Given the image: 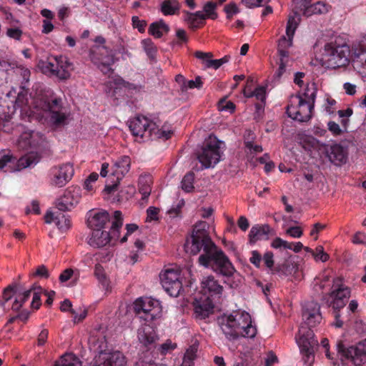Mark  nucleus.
Returning <instances> with one entry per match:
<instances>
[{
    "label": "nucleus",
    "mask_w": 366,
    "mask_h": 366,
    "mask_svg": "<svg viewBox=\"0 0 366 366\" xmlns=\"http://www.w3.org/2000/svg\"><path fill=\"white\" fill-rule=\"evenodd\" d=\"M302 316L305 325L300 327L295 336L302 359L305 363H311L314 359L313 347L317 344L312 328L319 325L322 319L319 303L314 299H307L302 303Z\"/></svg>",
    "instance_id": "1"
},
{
    "label": "nucleus",
    "mask_w": 366,
    "mask_h": 366,
    "mask_svg": "<svg viewBox=\"0 0 366 366\" xmlns=\"http://www.w3.org/2000/svg\"><path fill=\"white\" fill-rule=\"evenodd\" d=\"M219 323L226 339L229 341H235L239 337L253 338L257 334L250 315L244 310H237L224 314Z\"/></svg>",
    "instance_id": "2"
},
{
    "label": "nucleus",
    "mask_w": 366,
    "mask_h": 366,
    "mask_svg": "<svg viewBox=\"0 0 366 366\" xmlns=\"http://www.w3.org/2000/svg\"><path fill=\"white\" fill-rule=\"evenodd\" d=\"M207 226L206 222H197L194 227L190 238L187 239L184 244L186 252L191 254H197L203 250L204 254L199 256V262L204 267L209 266V257L217 249L207 231Z\"/></svg>",
    "instance_id": "3"
},
{
    "label": "nucleus",
    "mask_w": 366,
    "mask_h": 366,
    "mask_svg": "<svg viewBox=\"0 0 366 366\" xmlns=\"http://www.w3.org/2000/svg\"><path fill=\"white\" fill-rule=\"evenodd\" d=\"M90 349L98 355L95 356L89 366H125L126 358L119 351L106 352L107 343L105 337L96 338L92 337L89 340Z\"/></svg>",
    "instance_id": "4"
},
{
    "label": "nucleus",
    "mask_w": 366,
    "mask_h": 366,
    "mask_svg": "<svg viewBox=\"0 0 366 366\" xmlns=\"http://www.w3.org/2000/svg\"><path fill=\"white\" fill-rule=\"evenodd\" d=\"M350 49L346 44H340L337 41L325 45L322 54V65L330 68L345 66L349 62Z\"/></svg>",
    "instance_id": "5"
},
{
    "label": "nucleus",
    "mask_w": 366,
    "mask_h": 366,
    "mask_svg": "<svg viewBox=\"0 0 366 366\" xmlns=\"http://www.w3.org/2000/svg\"><path fill=\"white\" fill-rule=\"evenodd\" d=\"M114 220L112 222L111 234L102 229H94L88 240L89 245L95 247H102L108 244L112 239L119 237V229L122 227L123 219L122 212L115 211L114 213Z\"/></svg>",
    "instance_id": "6"
},
{
    "label": "nucleus",
    "mask_w": 366,
    "mask_h": 366,
    "mask_svg": "<svg viewBox=\"0 0 366 366\" xmlns=\"http://www.w3.org/2000/svg\"><path fill=\"white\" fill-rule=\"evenodd\" d=\"M313 105L300 94L292 95L287 107V115L300 122L309 121L312 117Z\"/></svg>",
    "instance_id": "7"
},
{
    "label": "nucleus",
    "mask_w": 366,
    "mask_h": 366,
    "mask_svg": "<svg viewBox=\"0 0 366 366\" xmlns=\"http://www.w3.org/2000/svg\"><path fill=\"white\" fill-rule=\"evenodd\" d=\"M222 144L215 137L209 136L205 141L197 159L202 164V168H209L217 164L221 157L220 144Z\"/></svg>",
    "instance_id": "8"
},
{
    "label": "nucleus",
    "mask_w": 366,
    "mask_h": 366,
    "mask_svg": "<svg viewBox=\"0 0 366 366\" xmlns=\"http://www.w3.org/2000/svg\"><path fill=\"white\" fill-rule=\"evenodd\" d=\"M39 66L43 72L55 76L59 79H69L72 69V64L64 56H54L53 61H41Z\"/></svg>",
    "instance_id": "9"
},
{
    "label": "nucleus",
    "mask_w": 366,
    "mask_h": 366,
    "mask_svg": "<svg viewBox=\"0 0 366 366\" xmlns=\"http://www.w3.org/2000/svg\"><path fill=\"white\" fill-rule=\"evenodd\" d=\"M90 59L104 74L112 72L111 66L115 62L114 54L105 45H94L90 49Z\"/></svg>",
    "instance_id": "10"
},
{
    "label": "nucleus",
    "mask_w": 366,
    "mask_h": 366,
    "mask_svg": "<svg viewBox=\"0 0 366 366\" xmlns=\"http://www.w3.org/2000/svg\"><path fill=\"white\" fill-rule=\"evenodd\" d=\"M337 350L355 366H361L366 363V338L349 347H345L342 341H338Z\"/></svg>",
    "instance_id": "11"
},
{
    "label": "nucleus",
    "mask_w": 366,
    "mask_h": 366,
    "mask_svg": "<svg viewBox=\"0 0 366 366\" xmlns=\"http://www.w3.org/2000/svg\"><path fill=\"white\" fill-rule=\"evenodd\" d=\"M179 279L180 270L178 268H169L160 273L162 287L172 297H177L182 294V284Z\"/></svg>",
    "instance_id": "12"
},
{
    "label": "nucleus",
    "mask_w": 366,
    "mask_h": 366,
    "mask_svg": "<svg viewBox=\"0 0 366 366\" xmlns=\"http://www.w3.org/2000/svg\"><path fill=\"white\" fill-rule=\"evenodd\" d=\"M133 310L140 318L146 321L155 319L162 312L158 299H135Z\"/></svg>",
    "instance_id": "13"
},
{
    "label": "nucleus",
    "mask_w": 366,
    "mask_h": 366,
    "mask_svg": "<svg viewBox=\"0 0 366 366\" xmlns=\"http://www.w3.org/2000/svg\"><path fill=\"white\" fill-rule=\"evenodd\" d=\"M44 109L49 112V120L54 127H61L68 124L71 115L62 107L60 99L46 102Z\"/></svg>",
    "instance_id": "14"
},
{
    "label": "nucleus",
    "mask_w": 366,
    "mask_h": 366,
    "mask_svg": "<svg viewBox=\"0 0 366 366\" xmlns=\"http://www.w3.org/2000/svg\"><path fill=\"white\" fill-rule=\"evenodd\" d=\"M20 289L21 287L19 284L13 282L4 289L3 297H13L14 296L21 295L23 297H29L31 296H32V297H40L42 295L46 297H53L56 295L55 291H48L36 284H34L29 290H25L22 294L19 292Z\"/></svg>",
    "instance_id": "15"
},
{
    "label": "nucleus",
    "mask_w": 366,
    "mask_h": 366,
    "mask_svg": "<svg viewBox=\"0 0 366 366\" xmlns=\"http://www.w3.org/2000/svg\"><path fill=\"white\" fill-rule=\"evenodd\" d=\"M300 21V18L297 12H295L294 15L289 16L286 28L287 38L283 36L278 42V52L280 56H289L287 49L290 48L292 44V38Z\"/></svg>",
    "instance_id": "16"
},
{
    "label": "nucleus",
    "mask_w": 366,
    "mask_h": 366,
    "mask_svg": "<svg viewBox=\"0 0 366 366\" xmlns=\"http://www.w3.org/2000/svg\"><path fill=\"white\" fill-rule=\"evenodd\" d=\"M45 142L44 136L34 131H25L17 140L16 145L19 149H36L43 145Z\"/></svg>",
    "instance_id": "17"
},
{
    "label": "nucleus",
    "mask_w": 366,
    "mask_h": 366,
    "mask_svg": "<svg viewBox=\"0 0 366 366\" xmlns=\"http://www.w3.org/2000/svg\"><path fill=\"white\" fill-rule=\"evenodd\" d=\"M154 124L145 117H137L129 122V129L137 138L143 139L152 137V124Z\"/></svg>",
    "instance_id": "18"
},
{
    "label": "nucleus",
    "mask_w": 366,
    "mask_h": 366,
    "mask_svg": "<svg viewBox=\"0 0 366 366\" xmlns=\"http://www.w3.org/2000/svg\"><path fill=\"white\" fill-rule=\"evenodd\" d=\"M215 264V270L224 276L230 277L235 272L234 267L222 250L217 249L210 257L209 262Z\"/></svg>",
    "instance_id": "19"
},
{
    "label": "nucleus",
    "mask_w": 366,
    "mask_h": 366,
    "mask_svg": "<svg viewBox=\"0 0 366 366\" xmlns=\"http://www.w3.org/2000/svg\"><path fill=\"white\" fill-rule=\"evenodd\" d=\"M192 304L196 317L200 320L206 319L215 311L219 310L212 299H194Z\"/></svg>",
    "instance_id": "20"
},
{
    "label": "nucleus",
    "mask_w": 366,
    "mask_h": 366,
    "mask_svg": "<svg viewBox=\"0 0 366 366\" xmlns=\"http://www.w3.org/2000/svg\"><path fill=\"white\" fill-rule=\"evenodd\" d=\"M78 191L76 188L66 190L64 194L56 201V205L58 210L60 212L70 210L79 200Z\"/></svg>",
    "instance_id": "21"
},
{
    "label": "nucleus",
    "mask_w": 366,
    "mask_h": 366,
    "mask_svg": "<svg viewBox=\"0 0 366 366\" xmlns=\"http://www.w3.org/2000/svg\"><path fill=\"white\" fill-rule=\"evenodd\" d=\"M352 65L362 77H366V42H361L355 49Z\"/></svg>",
    "instance_id": "22"
},
{
    "label": "nucleus",
    "mask_w": 366,
    "mask_h": 366,
    "mask_svg": "<svg viewBox=\"0 0 366 366\" xmlns=\"http://www.w3.org/2000/svg\"><path fill=\"white\" fill-rule=\"evenodd\" d=\"M74 172L73 166L69 163L59 166L54 174V184L59 187H64L71 179Z\"/></svg>",
    "instance_id": "23"
},
{
    "label": "nucleus",
    "mask_w": 366,
    "mask_h": 366,
    "mask_svg": "<svg viewBox=\"0 0 366 366\" xmlns=\"http://www.w3.org/2000/svg\"><path fill=\"white\" fill-rule=\"evenodd\" d=\"M109 220V214L105 210L90 212L87 219V224L89 227L92 230L102 229Z\"/></svg>",
    "instance_id": "24"
},
{
    "label": "nucleus",
    "mask_w": 366,
    "mask_h": 366,
    "mask_svg": "<svg viewBox=\"0 0 366 366\" xmlns=\"http://www.w3.org/2000/svg\"><path fill=\"white\" fill-rule=\"evenodd\" d=\"M138 340L141 344L149 350L155 347L157 335L155 330L149 325H145L138 330Z\"/></svg>",
    "instance_id": "25"
},
{
    "label": "nucleus",
    "mask_w": 366,
    "mask_h": 366,
    "mask_svg": "<svg viewBox=\"0 0 366 366\" xmlns=\"http://www.w3.org/2000/svg\"><path fill=\"white\" fill-rule=\"evenodd\" d=\"M45 222L51 224L54 222L61 230H66L70 227V219L63 213L59 212L48 211L44 215Z\"/></svg>",
    "instance_id": "26"
},
{
    "label": "nucleus",
    "mask_w": 366,
    "mask_h": 366,
    "mask_svg": "<svg viewBox=\"0 0 366 366\" xmlns=\"http://www.w3.org/2000/svg\"><path fill=\"white\" fill-rule=\"evenodd\" d=\"M202 292L204 295H217L222 293V287L218 284L213 277L208 276L202 281Z\"/></svg>",
    "instance_id": "27"
},
{
    "label": "nucleus",
    "mask_w": 366,
    "mask_h": 366,
    "mask_svg": "<svg viewBox=\"0 0 366 366\" xmlns=\"http://www.w3.org/2000/svg\"><path fill=\"white\" fill-rule=\"evenodd\" d=\"M131 159L128 156H123L114 164L112 175L117 177V182L122 179L130 169Z\"/></svg>",
    "instance_id": "28"
},
{
    "label": "nucleus",
    "mask_w": 366,
    "mask_h": 366,
    "mask_svg": "<svg viewBox=\"0 0 366 366\" xmlns=\"http://www.w3.org/2000/svg\"><path fill=\"white\" fill-rule=\"evenodd\" d=\"M327 156L330 161L336 165L346 162V152L344 148L339 144L332 146L327 152Z\"/></svg>",
    "instance_id": "29"
},
{
    "label": "nucleus",
    "mask_w": 366,
    "mask_h": 366,
    "mask_svg": "<svg viewBox=\"0 0 366 366\" xmlns=\"http://www.w3.org/2000/svg\"><path fill=\"white\" fill-rule=\"evenodd\" d=\"M40 159L39 155L36 152H31L21 158L16 162V167L13 171H20L27 167L35 165Z\"/></svg>",
    "instance_id": "30"
},
{
    "label": "nucleus",
    "mask_w": 366,
    "mask_h": 366,
    "mask_svg": "<svg viewBox=\"0 0 366 366\" xmlns=\"http://www.w3.org/2000/svg\"><path fill=\"white\" fill-rule=\"evenodd\" d=\"M302 14L307 17L311 16L314 14H322L327 12V5L322 1H317L314 4L305 5L300 9Z\"/></svg>",
    "instance_id": "31"
},
{
    "label": "nucleus",
    "mask_w": 366,
    "mask_h": 366,
    "mask_svg": "<svg viewBox=\"0 0 366 366\" xmlns=\"http://www.w3.org/2000/svg\"><path fill=\"white\" fill-rule=\"evenodd\" d=\"M350 295V289L342 282L340 278L334 280L330 292L331 297H349Z\"/></svg>",
    "instance_id": "32"
},
{
    "label": "nucleus",
    "mask_w": 366,
    "mask_h": 366,
    "mask_svg": "<svg viewBox=\"0 0 366 366\" xmlns=\"http://www.w3.org/2000/svg\"><path fill=\"white\" fill-rule=\"evenodd\" d=\"M269 231L270 227L268 224L252 227L249 234L250 242L254 243L257 240L266 237Z\"/></svg>",
    "instance_id": "33"
},
{
    "label": "nucleus",
    "mask_w": 366,
    "mask_h": 366,
    "mask_svg": "<svg viewBox=\"0 0 366 366\" xmlns=\"http://www.w3.org/2000/svg\"><path fill=\"white\" fill-rule=\"evenodd\" d=\"M152 177L149 175H142L139 179V191L142 194V199H146L152 192Z\"/></svg>",
    "instance_id": "34"
},
{
    "label": "nucleus",
    "mask_w": 366,
    "mask_h": 366,
    "mask_svg": "<svg viewBox=\"0 0 366 366\" xmlns=\"http://www.w3.org/2000/svg\"><path fill=\"white\" fill-rule=\"evenodd\" d=\"M199 345L194 343L190 345L186 350L182 366H193L194 364V360L197 357V352L198 351Z\"/></svg>",
    "instance_id": "35"
},
{
    "label": "nucleus",
    "mask_w": 366,
    "mask_h": 366,
    "mask_svg": "<svg viewBox=\"0 0 366 366\" xmlns=\"http://www.w3.org/2000/svg\"><path fill=\"white\" fill-rule=\"evenodd\" d=\"M169 31V26L163 21L154 22L150 24L148 32L156 38H160Z\"/></svg>",
    "instance_id": "36"
},
{
    "label": "nucleus",
    "mask_w": 366,
    "mask_h": 366,
    "mask_svg": "<svg viewBox=\"0 0 366 366\" xmlns=\"http://www.w3.org/2000/svg\"><path fill=\"white\" fill-rule=\"evenodd\" d=\"M205 18L206 16L202 11H197L194 14H189L187 21L191 29H196L204 24Z\"/></svg>",
    "instance_id": "37"
},
{
    "label": "nucleus",
    "mask_w": 366,
    "mask_h": 366,
    "mask_svg": "<svg viewBox=\"0 0 366 366\" xmlns=\"http://www.w3.org/2000/svg\"><path fill=\"white\" fill-rule=\"evenodd\" d=\"M249 136H252V134H251L250 132H248V137H245V152L247 157L252 159L254 154L262 152V148L260 145L256 144L253 142L250 141Z\"/></svg>",
    "instance_id": "38"
},
{
    "label": "nucleus",
    "mask_w": 366,
    "mask_h": 366,
    "mask_svg": "<svg viewBox=\"0 0 366 366\" xmlns=\"http://www.w3.org/2000/svg\"><path fill=\"white\" fill-rule=\"evenodd\" d=\"M179 9L177 0H164L161 4V11L164 15L174 14Z\"/></svg>",
    "instance_id": "39"
},
{
    "label": "nucleus",
    "mask_w": 366,
    "mask_h": 366,
    "mask_svg": "<svg viewBox=\"0 0 366 366\" xmlns=\"http://www.w3.org/2000/svg\"><path fill=\"white\" fill-rule=\"evenodd\" d=\"M54 366H81V362L74 355L67 354L56 361Z\"/></svg>",
    "instance_id": "40"
},
{
    "label": "nucleus",
    "mask_w": 366,
    "mask_h": 366,
    "mask_svg": "<svg viewBox=\"0 0 366 366\" xmlns=\"http://www.w3.org/2000/svg\"><path fill=\"white\" fill-rule=\"evenodd\" d=\"M152 136H154L156 138H164L165 139H169L171 137V131L165 130L159 128V125L156 122L152 124Z\"/></svg>",
    "instance_id": "41"
},
{
    "label": "nucleus",
    "mask_w": 366,
    "mask_h": 366,
    "mask_svg": "<svg viewBox=\"0 0 366 366\" xmlns=\"http://www.w3.org/2000/svg\"><path fill=\"white\" fill-rule=\"evenodd\" d=\"M301 97H303L304 99H306L307 102L312 103V105L314 106V102L316 97V87L315 84H312L311 85H307L305 92Z\"/></svg>",
    "instance_id": "42"
},
{
    "label": "nucleus",
    "mask_w": 366,
    "mask_h": 366,
    "mask_svg": "<svg viewBox=\"0 0 366 366\" xmlns=\"http://www.w3.org/2000/svg\"><path fill=\"white\" fill-rule=\"evenodd\" d=\"M194 180V174L192 172L187 173L182 181V188L189 192L194 188L193 183Z\"/></svg>",
    "instance_id": "43"
},
{
    "label": "nucleus",
    "mask_w": 366,
    "mask_h": 366,
    "mask_svg": "<svg viewBox=\"0 0 366 366\" xmlns=\"http://www.w3.org/2000/svg\"><path fill=\"white\" fill-rule=\"evenodd\" d=\"M337 113L339 117L342 118L341 125L342 128H344L345 130H347V128L350 122L349 117H351L353 113L352 109L350 108H347L345 110H339Z\"/></svg>",
    "instance_id": "44"
},
{
    "label": "nucleus",
    "mask_w": 366,
    "mask_h": 366,
    "mask_svg": "<svg viewBox=\"0 0 366 366\" xmlns=\"http://www.w3.org/2000/svg\"><path fill=\"white\" fill-rule=\"evenodd\" d=\"M194 56L200 59L207 68L209 67V62L211 61L213 54L211 52H203L201 51H197L194 54Z\"/></svg>",
    "instance_id": "45"
},
{
    "label": "nucleus",
    "mask_w": 366,
    "mask_h": 366,
    "mask_svg": "<svg viewBox=\"0 0 366 366\" xmlns=\"http://www.w3.org/2000/svg\"><path fill=\"white\" fill-rule=\"evenodd\" d=\"M114 255V252L112 250H102L99 252H97L94 254L96 257V260L100 261L102 262H107L111 260Z\"/></svg>",
    "instance_id": "46"
},
{
    "label": "nucleus",
    "mask_w": 366,
    "mask_h": 366,
    "mask_svg": "<svg viewBox=\"0 0 366 366\" xmlns=\"http://www.w3.org/2000/svg\"><path fill=\"white\" fill-rule=\"evenodd\" d=\"M142 44L144 46V49L145 51L147 53V54L151 57L153 58L156 54L157 48L154 46L152 41L149 39H147L142 41Z\"/></svg>",
    "instance_id": "47"
},
{
    "label": "nucleus",
    "mask_w": 366,
    "mask_h": 366,
    "mask_svg": "<svg viewBox=\"0 0 366 366\" xmlns=\"http://www.w3.org/2000/svg\"><path fill=\"white\" fill-rule=\"evenodd\" d=\"M313 257L316 260H320L322 262H325L329 259L328 254L324 252V248L321 245L316 247Z\"/></svg>",
    "instance_id": "48"
},
{
    "label": "nucleus",
    "mask_w": 366,
    "mask_h": 366,
    "mask_svg": "<svg viewBox=\"0 0 366 366\" xmlns=\"http://www.w3.org/2000/svg\"><path fill=\"white\" fill-rule=\"evenodd\" d=\"M216 3L208 2L204 6V11L205 12L206 17L210 18L212 19H215L217 16V14L214 12V9L216 7Z\"/></svg>",
    "instance_id": "49"
},
{
    "label": "nucleus",
    "mask_w": 366,
    "mask_h": 366,
    "mask_svg": "<svg viewBox=\"0 0 366 366\" xmlns=\"http://www.w3.org/2000/svg\"><path fill=\"white\" fill-rule=\"evenodd\" d=\"M289 56H280L279 68L275 74L277 78H280L281 76L286 71V67L289 66Z\"/></svg>",
    "instance_id": "50"
},
{
    "label": "nucleus",
    "mask_w": 366,
    "mask_h": 366,
    "mask_svg": "<svg viewBox=\"0 0 366 366\" xmlns=\"http://www.w3.org/2000/svg\"><path fill=\"white\" fill-rule=\"evenodd\" d=\"M32 277L48 279L49 277V272L45 265L41 264L36 268L35 272L32 274Z\"/></svg>",
    "instance_id": "51"
},
{
    "label": "nucleus",
    "mask_w": 366,
    "mask_h": 366,
    "mask_svg": "<svg viewBox=\"0 0 366 366\" xmlns=\"http://www.w3.org/2000/svg\"><path fill=\"white\" fill-rule=\"evenodd\" d=\"M248 97H255L257 99L264 102L266 98V89L264 86H259L254 92H250Z\"/></svg>",
    "instance_id": "52"
},
{
    "label": "nucleus",
    "mask_w": 366,
    "mask_h": 366,
    "mask_svg": "<svg viewBox=\"0 0 366 366\" xmlns=\"http://www.w3.org/2000/svg\"><path fill=\"white\" fill-rule=\"evenodd\" d=\"M176 347V344H173L171 340H167L164 343L160 345L157 350L162 355H166L167 352L174 350Z\"/></svg>",
    "instance_id": "53"
},
{
    "label": "nucleus",
    "mask_w": 366,
    "mask_h": 366,
    "mask_svg": "<svg viewBox=\"0 0 366 366\" xmlns=\"http://www.w3.org/2000/svg\"><path fill=\"white\" fill-rule=\"evenodd\" d=\"M272 247L275 249L285 248L292 249V244L288 242L283 240L280 237H276L272 242Z\"/></svg>",
    "instance_id": "54"
},
{
    "label": "nucleus",
    "mask_w": 366,
    "mask_h": 366,
    "mask_svg": "<svg viewBox=\"0 0 366 366\" xmlns=\"http://www.w3.org/2000/svg\"><path fill=\"white\" fill-rule=\"evenodd\" d=\"M345 305V302H344V299H332L329 303V307H332L334 310L333 314H335V312L340 313V310L343 308Z\"/></svg>",
    "instance_id": "55"
},
{
    "label": "nucleus",
    "mask_w": 366,
    "mask_h": 366,
    "mask_svg": "<svg viewBox=\"0 0 366 366\" xmlns=\"http://www.w3.org/2000/svg\"><path fill=\"white\" fill-rule=\"evenodd\" d=\"M230 59L229 56H224L223 58L219 59H212L209 62V65L208 68H213L214 69H219L222 65L229 61Z\"/></svg>",
    "instance_id": "56"
},
{
    "label": "nucleus",
    "mask_w": 366,
    "mask_h": 366,
    "mask_svg": "<svg viewBox=\"0 0 366 366\" xmlns=\"http://www.w3.org/2000/svg\"><path fill=\"white\" fill-rule=\"evenodd\" d=\"M224 11L227 14V18L230 19L234 14L239 13V10L237 7V5L234 2H230L227 4L224 9Z\"/></svg>",
    "instance_id": "57"
},
{
    "label": "nucleus",
    "mask_w": 366,
    "mask_h": 366,
    "mask_svg": "<svg viewBox=\"0 0 366 366\" xmlns=\"http://www.w3.org/2000/svg\"><path fill=\"white\" fill-rule=\"evenodd\" d=\"M74 273V271L71 268H67L61 272V273L59 274V280L61 283L66 282L68 280H69L73 274Z\"/></svg>",
    "instance_id": "58"
},
{
    "label": "nucleus",
    "mask_w": 366,
    "mask_h": 366,
    "mask_svg": "<svg viewBox=\"0 0 366 366\" xmlns=\"http://www.w3.org/2000/svg\"><path fill=\"white\" fill-rule=\"evenodd\" d=\"M327 126L329 131L336 136L342 134L345 131L344 128L341 129L338 124L332 121L329 122Z\"/></svg>",
    "instance_id": "59"
},
{
    "label": "nucleus",
    "mask_w": 366,
    "mask_h": 366,
    "mask_svg": "<svg viewBox=\"0 0 366 366\" xmlns=\"http://www.w3.org/2000/svg\"><path fill=\"white\" fill-rule=\"evenodd\" d=\"M269 0H242V2L248 8L262 6L266 4Z\"/></svg>",
    "instance_id": "60"
},
{
    "label": "nucleus",
    "mask_w": 366,
    "mask_h": 366,
    "mask_svg": "<svg viewBox=\"0 0 366 366\" xmlns=\"http://www.w3.org/2000/svg\"><path fill=\"white\" fill-rule=\"evenodd\" d=\"M202 86V81L200 76H197L195 80H189L187 82H185L184 85L185 89L201 88Z\"/></svg>",
    "instance_id": "61"
},
{
    "label": "nucleus",
    "mask_w": 366,
    "mask_h": 366,
    "mask_svg": "<svg viewBox=\"0 0 366 366\" xmlns=\"http://www.w3.org/2000/svg\"><path fill=\"white\" fill-rule=\"evenodd\" d=\"M132 24L133 26L137 29L140 32H144L145 30V27L147 23L145 21L140 20L137 16L132 17Z\"/></svg>",
    "instance_id": "62"
},
{
    "label": "nucleus",
    "mask_w": 366,
    "mask_h": 366,
    "mask_svg": "<svg viewBox=\"0 0 366 366\" xmlns=\"http://www.w3.org/2000/svg\"><path fill=\"white\" fill-rule=\"evenodd\" d=\"M94 274H95L96 277L98 278V280L100 282H105V280H106V274H105L104 269H103V267H102L101 264H97L95 265Z\"/></svg>",
    "instance_id": "63"
},
{
    "label": "nucleus",
    "mask_w": 366,
    "mask_h": 366,
    "mask_svg": "<svg viewBox=\"0 0 366 366\" xmlns=\"http://www.w3.org/2000/svg\"><path fill=\"white\" fill-rule=\"evenodd\" d=\"M286 234L292 237H300L302 235V230L300 227H291L287 229Z\"/></svg>",
    "instance_id": "64"
}]
</instances>
